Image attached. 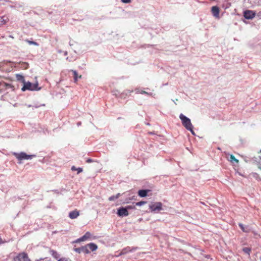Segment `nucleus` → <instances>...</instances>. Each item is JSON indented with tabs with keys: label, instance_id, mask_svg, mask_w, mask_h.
I'll return each instance as SVG.
<instances>
[{
	"label": "nucleus",
	"instance_id": "nucleus-8",
	"mask_svg": "<svg viewBox=\"0 0 261 261\" xmlns=\"http://www.w3.org/2000/svg\"><path fill=\"white\" fill-rule=\"evenodd\" d=\"M255 15V13L251 10H246L244 12V16L247 19H252Z\"/></svg>",
	"mask_w": 261,
	"mask_h": 261
},
{
	"label": "nucleus",
	"instance_id": "nucleus-20",
	"mask_svg": "<svg viewBox=\"0 0 261 261\" xmlns=\"http://www.w3.org/2000/svg\"><path fill=\"white\" fill-rule=\"evenodd\" d=\"M16 77L17 81L22 82L23 84L24 83L25 80L24 77L22 75L20 74H16Z\"/></svg>",
	"mask_w": 261,
	"mask_h": 261
},
{
	"label": "nucleus",
	"instance_id": "nucleus-13",
	"mask_svg": "<svg viewBox=\"0 0 261 261\" xmlns=\"http://www.w3.org/2000/svg\"><path fill=\"white\" fill-rule=\"evenodd\" d=\"M9 21V18L7 15L0 16V27L6 24Z\"/></svg>",
	"mask_w": 261,
	"mask_h": 261
},
{
	"label": "nucleus",
	"instance_id": "nucleus-16",
	"mask_svg": "<svg viewBox=\"0 0 261 261\" xmlns=\"http://www.w3.org/2000/svg\"><path fill=\"white\" fill-rule=\"evenodd\" d=\"M150 191L149 190H140L138 191V195L141 197H146L147 193Z\"/></svg>",
	"mask_w": 261,
	"mask_h": 261
},
{
	"label": "nucleus",
	"instance_id": "nucleus-26",
	"mask_svg": "<svg viewBox=\"0 0 261 261\" xmlns=\"http://www.w3.org/2000/svg\"><path fill=\"white\" fill-rule=\"evenodd\" d=\"M126 208H127V210H130V209H136V206L135 205H127L126 207Z\"/></svg>",
	"mask_w": 261,
	"mask_h": 261
},
{
	"label": "nucleus",
	"instance_id": "nucleus-5",
	"mask_svg": "<svg viewBox=\"0 0 261 261\" xmlns=\"http://www.w3.org/2000/svg\"><path fill=\"white\" fill-rule=\"evenodd\" d=\"M18 261H31L27 253L25 252L19 253L15 258L14 260Z\"/></svg>",
	"mask_w": 261,
	"mask_h": 261
},
{
	"label": "nucleus",
	"instance_id": "nucleus-34",
	"mask_svg": "<svg viewBox=\"0 0 261 261\" xmlns=\"http://www.w3.org/2000/svg\"><path fill=\"white\" fill-rule=\"evenodd\" d=\"M92 162V160L90 159H88L87 160V163H91Z\"/></svg>",
	"mask_w": 261,
	"mask_h": 261
},
{
	"label": "nucleus",
	"instance_id": "nucleus-3",
	"mask_svg": "<svg viewBox=\"0 0 261 261\" xmlns=\"http://www.w3.org/2000/svg\"><path fill=\"white\" fill-rule=\"evenodd\" d=\"M40 88H38V84L37 83L35 84H32L31 83L28 82L23 83V86L21 88V90L22 91H25V90H39Z\"/></svg>",
	"mask_w": 261,
	"mask_h": 261
},
{
	"label": "nucleus",
	"instance_id": "nucleus-7",
	"mask_svg": "<svg viewBox=\"0 0 261 261\" xmlns=\"http://www.w3.org/2000/svg\"><path fill=\"white\" fill-rule=\"evenodd\" d=\"M13 88V86L11 84L6 83L4 82L3 80H2L0 83V91H3L6 89Z\"/></svg>",
	"mask_w": 261,
	"mask_h": 261
},
{
	"label": "nucleus",
	"instance_id": "nucleus-36",
	"mask_svg": "<svg viewBox=\"0 0 261 261\" xmlns=\"http://www.w3.org/2000/svg\"><path fill=\"white\" fill-rule=\"evenodd\" d=\"M3 77H2V76H0V83H1V82H2V81L3 80Z\"/></svg>",
	"mask_w": 261,
	"mask_h": 261
},
{
	"label": "nucleus",
	"instance_id": "nucleus-31",
	"mask_svg": "<svg viewBox=\"0 0 261 261\" xmlns=\"http://www.w3.org/2000/svg\"><path fill=\"white\" fill-rule=\"evenodd\" d=\"M121 1L124 3H128L130 2V0H121Z\"/></svg>",
	"mask_w": 261,
	"mask_h": 261
},
{
	"label": "nucleus",
	"instance_id": "nucleus-22",
	"mask_svg": "<svg viewBox=\"0 0 261 261\" xmlns=\"http://www.w3.org/2000/svg\"><path fill=\"white\" fill-rule=\"evenodd\" d=\"M243 251L244 253L249 255L250 252L251 251V249L248 247H245L243 249Z\"/></svg>",
	"mask_w": 261,
	"mask_h": 261
},
{
	"label": "nucleus",
	"instance_id": "nucleus-24",
	"mask_svg": "<svg viewBox=\"0 0 261 261\" xmlns=\"http://www.w3.org/2000/svg\"><path fill=\"white\" fill-rule=\"evenodd\" d=\"M25 41L27 42H28L30 45H36V46H38V44L36 42H35V41H30V40H29L27 39V40H25Z\"/></svg>",
	"mask_w": 261,
	"mask_h": 261
},
{
	"label": "nucleus",
	"instance_id": "nucleus-32",
	"mask_svg": "<svg viewBox=\"0 0 261 261\" xmlns=\"http://www.w3.org/2000/svg\"><path fill=\"white\" fill-rule=\"evenodd\" d=\"M71 170H72V171H75V170H77V168H76L75 166H72V167H71Z\"/></svg>",
	"mask_w": 261,
	"mask_h": 261
},
{
	"label": "nucleus",
	"instance_id": "nucleus-12",
	"mask_svg": "<svg viewBox=\"0 0 261 261\" xmlns=\"http://www.w3.org/2000/svg\"><path fill=\"white\" fill-rule=\"evenodd\" d=\"M212 12L214 16L216 18L219 17L220 9L217 6H213L212 8Z\"/></svg>",
	"mask_w": 261,
	"mask_h": 261
},
{
	"label": "nucleus",
	"instance_id": "nucleus-15",
	"mask_svg": "<svg viewBox=\"0 0 261 261\" xmlns=\"http://www.w3.org/2000/svg\"><path fill=\"white\" fill-rule=\"evenodd\" d=\"M86 246L89 250H90L92 251H95L97 249V246L93 243L88 244Z\"/></svg>",
	"mask_w": 261,
	"mask_h": 261
},
{
	"label": "nucleus",
	"instance_id": "nucleus-21",
	"mask_svg": "<svg viewBox=\"0 0 261 261\" xmlns=\"http://www.w3.org/2000/svg\"><path fill=\"white\" fill-rule=\"evenodd\" d=\"M120 196V194L118 193L115 196H111L109 198V200L110 201H113L115 199H116L117 198H118Z\"/></svg>",
	"mask_w": 261,
	"mask_h": 261
},
{
	"label": "nucleus",
	"instance_id": "nucleus-6",
	"mask_svg": "<svg viewBox=\"0 0 261 261\" xmlns=\"http://www.w3.org/2000/svg\"><path fill=\"white\" fill-rule=\"evenodd\" d=\"M162 203L160 202H154L149 205V208L152 212L162 210Z\"/></svg>",
	"mask_w": 261,
	"mask_h": 261
},
{
	"label": "nucleus",
	"instance_id": "nucleus-29",
	"mask_svg": "<svg viewBox=\"0 0 261 261\" xmlns=\"http://www.w3.org/2000/svg\"><path fill=\"white\" fill-rule=\"evenodd\" d=\"M21 64L23 65V67L24 69H27L29 67V64L26 62H22Z\"/></svg>",
	"mask_w": 261,
	"mask_h": 261
},
{
	"label": "nucleus",
	"instance_id": "nucleus-14",
	"mask_svg": "<svg viewBox=\"0 0 261 261\" xmlns=\"http://www.w3.org/2000/svg\"><path fill=\"white\" fill-rule=\"evenodd\" d=\"M79 212L75 210L69 213V217L70 218L73 219L76 218L79 216Z\"/></svg>",
	"mask_w": 261,
	"mask_h": 261
},
{
	"label": "nucleus",
	"instance_id": "nucleus-27",
	"mask_svg": "<svg viewBox=\"0 0 261 261\" xmlns=\"http://www.w3.org/2000/svg\"><path fill=\"white\" fill-rule=\"evenodd\" d=\"M239 227H240V228L242 229V230L243 231H244V232H247V231L246 230V229H245V227L244 226V225L243 224L240 223L239 224Z\"/></svg>",
	"mask_w": 261,
	"mask_h": 261
},
{
	"label": "nucleus",
	"instance_id": "nucleus-30",
	"mask_svg": "<svg viewBox=\"0 0 261 261\" xmlns=\"http://www.w3.org/2000/svg\"><path fill=\"white\" fill-rule=\"evenodd\" d=\"M77 173H80L83 171V169L82 168H77Z\"/></svg>",
	"mask_w": 261,
	"mask_h": 261
},
{
	"label": "nucleus",
	"instance_id": "nucleus-4",
	"mask_svg": "<svg viewBox=\"0 0 261 261\" xmlns=\"http://www.w3.org/2000/svg\"><path fill=\"white\" fill-rule=\"evenodd\" d=\"M14 155L16 158V159L21 161L23 160H31L33 159L34 157H35V155H28L26 153L21 152L20 153H14Z\"/></svg>",
	"mask_w": 261,
	"mask_h": 261
},
{
	"label": "nucleus",
	"instance_id": "nucleus-11",
	"mask_svg": "<svg viewBox=\"0 0 261 261\" xmlns=\"http://www.w3.org/2000/svg\"><path fill=\"white\" fill-rule=\"evenodd\" d=\"M74 251L79 253H81L82 252H83L85 254H88L90 253V251L87 248L86 246H84L80 248H74Z\"/></svg>",
	"mask_w": 261,
	"mask_h": 261
},
{
	"label": "nucleus",
	"instance_id": "nucleus-9",
	"mask_svg": "<svg viewBox=\"0 0 261 261\" xmlns=\"http://www.w3.org/2000/svg\"><path fill=\"white\" fill-rule=\"evenodd\" d=\"M117 214L120 217H123L127 216L129 215V213L126 207H121L118 209Z\"/></svg>",
	"mask_w": 261,
	"mask_h": 261
},
{
	"label": "nucleus",
	"instance_id": "nucleus-1",
	"mask_svg": "<svg viewBox=\"0 0 261 261\" xmlns=\"http://www.w3.org/2000/svg\"><path fill=\"white\" fill-rule=\"evenodd\" d=\"M179 118L181 121L183 126L188 130H190L193 134H194L193 131V126L189 118L185 116L182 114L179 115Z\"/></svg>",
	"mask_w": 261,
	"mask_h": 261
},
{
	"label": "nucleus",
	"instance_id": "nucleus-35",
	"mask_svg": "<svg viewBox=\"0 0 261 261\" xmlns=\"http://www.w3.org/2000/svg\"><path fill=\"white\" fill-rule=\"evenodd\" d=\"M4 243V242L2 240V239L0 237V244Z\"/></svg>",
	"mask_w": 261,
	"mask_h": 261
},
{
	"label": "nucleus",
	"instance_id": "nucleus-17",
	"mask_svg": "<svg viewBox=\"0 0 261 261\" xmlns=\"http://www.w3.org/2000/svg\"><path fill=\"white\" fill-rule=\"evenodd\" d=\"M228 161L231 162L232 164H233V163H236V164H238L239 163V160L238 159H237L235 156L232 155V154H231L230 155V158L229 159H228Z\"/></svg>",
	"mask_w": 261,
	"mask_h": 261
},
{
	"label": "nucleus",
	"instance_id": "nucleus-33",
	"mask_svg": "<svg viewBox=\"0 0 261 261\" xmlns=\"http://www.w3.org/2000/svg\"><path fill=\"white\" fill-rule=\"evenodd\" d=\"M141 94H149L147 92H145V91H142L141 92Z\"/></svg>",
	"mask_w": 261,
	"mask_h": 261
},
{
	"label": "nucleus",
	"instance_id": "nucleus-28",
	"mask_svg": "<svg viewBox=\"0 0 261 261\" xmlns=\"http://www.w3.org/2000/svg\"><path fill=\"white\" fill-rule=\"evenodd\" d=\"M58 261H72L68 258L62 257L60 258Z\"/></svg>",
	"mask_w": 261,
	"mask_h": 261
},
{
	"label": "nucleus",
	"instance_id": "nucleus-23",
	"mask_svg": "<svg viewBox=\"0 0 261 261\" xmlns=\"http://www.w3.org/2000/svg\"><path fill=\"white\" fill-rule=\"evenodd\" d=\"M129 251H130V250L129 249V248H125L121 251L119 255H122L123 254H124L125 253H126V252H129Z\"/></svg>",
	"mask_w": 261,
	"mask_h": 261
},
{
	"label": "nucleus",
	"instance_id": "nucleus-25",
	"mask_svg": "<svg viewBox=\"0 0 261 261\" xmlns=\"http://www.w3.org/2000/svg\"><path fill=\"white\" fill-rule=\"evenodd\" d=\"M146 203H147L146 201H141L135 203V206H141V205H143L146 204Z\"/></svg>",
	"mask_w": 261,
	"mask_h": 261
},
{
	"label": "nucleus",
	"instance_id": "nucleus-19",
	"mask_svg": "<svg viewBox=\"0 0 261 261\" xmlns=\"http://www.w3.org/2000/svg\"><path fill=\"white\" fill-rule=\"evenodd\" d=\"M50 253L51 254V255L56 259H57L59 257V255L57 253V252L55 250H51L50 251Z\"/></svg>",
	"mask_w": 261,
	"mask_h": 261
},
{
	"label": "nucleus",
	"instance_id": "nucleus-10",
	"mask_svg": "<svg viewBox=\"0 0 261 261\" xmlns=\"http://www.w3.org/2000/svg\"><path fill=\"white\" fill-rule=\"evenodd\" d=\"M91 237V234L90 232L88 231L87 232L83 237L81 238L77 239L75 242L76 243H80L81 242L85 241L87 240L88 239H90Z\"/></svg>",
	"mask_w": 261,
	"mask_h": 261
},
{
	"label": "nucleus",
	"instance_id": "nucleus-2",
	"mask_svg": "<svg viewBox=\"0 0 261 261\" xmlns=\"http://www.w3.org/2000/svg\"><path fill=\"white\" fill-rule=\"evenodd\" d=\"M13 70L12 62L10 61H4L0 62V70L3 72H9Z\"/></svg>",
	"mask_w": 261,
	"mask_h": 261
},
{
	"label": "nucleus",
	"instance_id": "nucleus-18",
	"mask_svg": "<svg viewBox=\"0 0 261 261\" xmlns=\"http://www.w3.org/2000/svg\"><path fill=\"white\" fill-rule=\"evenodd\" d=\"M71 71L73 72V76H74V81L75 83H76L77 81L78 78H82V75L78 76L77 72L75 70H72Z\"/></svg>",
	"mask_w": 261,
	"mask_h": 261
}]
</instances>
